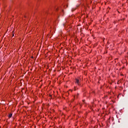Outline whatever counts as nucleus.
<instances>
[{
	"label": "nucleus",
	"instance_id": "423d86ee",
	"mask_svg": "<svg viewBox=\"0 0 128 128\" xmlns=\"http://www.w3.org/2000/svg\"><path fill=\"white\" fill-rule=\"evenodd\" d=\"M112 102H114L112 101Z\"/></svg>",
	"mask_w": 128,
	"mask_h": 128
},
{
	"label": "nucleus",
	"instance_id": "f257e3e1",
	"mask_svg": "<svg viewBox=\"0 0 128 128\" xmlns=\"http://www.w3.org/2000/svg\"><path fill=\"white\" fill-rule=\"evenodd\" d=\"M75 84H77L78 86H81L82 84H80V80L78 78L75 79Z\"/></svg>",
	"mask_w": 128,
	"mask_h": 128
},
{
	"label": "nucleus",
	"instance_id": "39448f33",
	"mask_svg": "<svg viewBox=\"0 0 128 128\" xmlns=\"http://www.w3.org/2000/svg\"><path fill=\"white\" fill-rule=\"evenodd\" d=\"M14 36V34H12V36Z\"/></svg>",
	"mask_w": 128,
	"mask_h": 128
},
{
	"label": "nucleus",
	"instance_id": "f03ea898",
	"mask_svg": "<svg viewBox=\"0 0 128 128\" xmlns=\"http://www.w3.org/2000/svg\"><path fill=\"white\" fill-rule=\"evenodd\" d=\"M12 114L10 113V114H9V115H8V118H12Z\"/></svg>",
	"mask_w": 128,
	"mask_h": 128
},
{
	"label": "nucleus",
	"instance_id": "20e7f679",
	"mask_svg": "<svg viewBox=\"0 0 128 128\" xmlns=\"http://www.w3.org/2000/svg\"><path fill=\"white\" fill-rule=\"evenodd\" d=\"M69 92H72V90H69Z\"/></svg>",
	"mask_w": 128,
	"mask_h": 128
},
{
	"label": "nucleus",
	"instance_id": "7ed1b4c3",
	"mask_svg": "<svg viewBox=\"0 0 128 128\" xmlns=\"http://www.w3.org/2000/svg\"><path fill=\"white\" fill-rule=\"evenodd\" d=\"M74 90H76V86H74Z\"/></svg>",
	"mask_w": 128,
	"mask_h": 128
}]
</instances>
